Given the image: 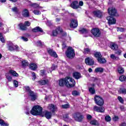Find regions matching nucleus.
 Returning a JSON list of instances; mask_svg holds the SVG:
<instances>
[{
	"label": "nucleus",
	"mask_w": 126,
	"mask_h": 126,
	"mask_svg": "<svg viewBox=\"0 0 126 126\" xmlns=\"http://www.w3.org/2000/svg\"><path fill=\"white\" fill-rule=\"evenodd\" d=\"M120 126H126V123H121L120 125Z\"/></svg>",
	"instance_id": "774afa93"
},
{
	"label": "nucleus",
	"mask_w": 126,
	"mask_h": 126,
	"mask_svg": "<svg viewBox=\"0 0 126 126\" xmlns=\"http://www.w3.org/2000/svg\"><path fill=\"white\" fill-rule=\"evenodd\" d=\"M106 19L108 20L109 25L116 24V19L113 18V17L108 16L106 18Z\"/></svg>",
	"instance_id": "f8f14e48"
},
{
	"label": "nucleus",
	"mask_w": 126,
	"mask_h": 126,
	"mask_svg": "<svg viewBox=\"0 0 126 126\" xmlns=\"http://www.w3.org/2000/svg\"><path fill=\"white\" fill-rule=\"evenodd\" d=\"M79 31L80 33H81L82 34L87 33V30H86L85 29H80Z\"/></svg>",
	"instance_id": "a18cd8bd"
},
{
	"label": "nucleus",
	"mask_w": 126,
	"mask_h": 126,
	"mask_svg": "<svg viewBox=\"0 0 126 126\" xmlns=\"http://www.w3.org/2000/svg\"><path fill=\"white\" fill-rule=\"evenodd\" d=\"M117 31L118 32H124L125 31V29L122 28H118Z\"/></svg>",
	"instance_id": "4d7b16f0"
},
{
	"label": "nucleus",
	"mask_w": 126,
	"mask_h": 126,
	"mask_svg": "<svg viewBox=\"0 0 126 126\" xmlns=\"http://www.w3.org/2000/svg\"><path fill=\"white\" fill-rule=\"evenodd\" d=\"M21 39L23 40V41H24V42H27V41H28V38L25 37V36H22L21 37Z\"/></svg>",
	"instance_id": "052dcab7"
},
{
	"label": "nucleus",
	"mask_w": 126,
	"mask_h": 126,
	"mask_svg": "<svg viewBox=\"0 0 126 126\" xmlns=\"http://www.w3.org/2000/svg\"><path fill=\"white\" fill-rule=\"evenodd\" d=\"M0 125L3 126H8L9 125L7 123H5L3 120L0 119Z\"/></svg>",
	"instance_id": "4c0bfd02"
},
{
	"label": "nucleus",
	"mask_w": 126,
	"mask_h": 126,
	"mask_svg": "<svg viewBox=\"0 0 126 126\" xmlns=\"http://www.w3.org/2000/svg\"><path fill=\"white\" fill-rule=\"evenodd\" d=\"M94 57L97 59H100V58H102V55L100 52H96L94 53Z\"/></svg>",
	"instance_id": "72a5a7b5"
},
{
	"label": "nucleus",
	"mask_w": 126,
	"mask_h": 126,
	"mask_svg": "<svg viewBox=\"0 0 126 126\" xmlns=\"http://www.w3.org/2000/svg\"><path fill=\"white\" fill-rule=\"evenodd\" d=\"M65 86L68 88L74 87L75 81L70 77H66L65 78Z\"/></svg>",
	"instance_id": "f257e3e1"
},
{
	"label": "nucleus",
	"mask_w": 126,
	"mask_h": 126,
	"mask_svg": "<svg viewBox=\"0 0 126 126\" xmlns=\"http://www.w3.org/2000/svg\"><path fill=\"white\" fill-rule=\"evenodd\" d=\"M94 100L95 104L97 106H103L104 105V100L102 97L95 95L94 97Z\"/></svg>",
	"instance_id": "20e7f679"
},
{
	"label": "nucleus",
	"mask_w": 126,
	"mask_h": 126,
	"mask_svg": "<svg viewBox=\"0 0 126 126\" xmlns=\"http://www.w3.org/2000/svg\"><path fill=\"white\" fill-rule=\"evenodd\" d=\"M19 27H20V30L22 31H26L27 30V27H26L23 24H19Z\"/></svg>",
	"instance_id": "393cba45"
},
{
	"label": "nucleus",
	"mask_w": 126,
	"mask_h": 126,
	"mask_svg": "<svg viewBox=\"0 0 126 126\" xmlns=\"http://www.w3.org/2000/svg\"><path fill=\"white\" fill-rule=\"evenodd\" d=\"M94 111H95V112H97L98 113H104L105 112V108L102 106L99 107L97 106H94Z\"/></svg>",
	"instance_id": "1a4fd4ad"
},
{
	"label": "nucleus",
	"mask_w": 126,
	"mask_h": 126,
	"mask_svg": "<svg viewBox=\"0 0 126 126\" xmlns=\"http://www.w3.org/2000/svg\"><path fill=\"white\" fill-rule=\"evenodd\" d=\"M24 25L26 27V26H29L30 25H31V23H30V22L29 21H26L25 22Z\"/></svg>",
	"instance_id": "680f3d73"
},
{
	"label": "nucleus",
	"mask_w": 126,
	"mask_h": 126,
	"mask_svg": "<svg viewBox=\"0 0 126 126\" xmlns=\"http://www.w3.org/2000/svg\"><path fill=\"white\" fill-rule=\"evenodd\" d=\"M38 83L40 85H45V84H48L49 83V81L48 80H40Z\"/></svg>",
	"instance_id": "a878e982"
},
{
	"label": "nucleus",
	"mask_w": 126,
	"mask_h": 126,
	"mask_svg": "<svg viewBox=\"0 0 126 126\" xmlns=\"http://www.w3.org/2000/svg\"><path fill=\"white\" fill-rule=\"evenodd\" d=\"M60 86H64L65 85V78H63L59 80Z\"/></svg>",
	"instance_id": "b1692460"
},
{
	"label": "nucleus",
	"mask_w": 126,
	"mask_h": 126,
	"mask_svg": "<svg viewBox=\"0 0 126 126\" xmlns=\"http://www.w3.org/2000/svg\"><path fill=\"white\" fill-rule=\"evenodd\" d=\"M94 15L95 17H98V18H100V17H102V15H103V13H102L101 12H100V10L97 11H94Z\"/></svg>",
	"instance_id": "a211bd4d"
},
{
	"label": "nucleus",
	"mask_w": 126,
	"mask_h": 126,
	"mask_svg": "<svg viewBox=\"0 0 126 126\" xmlns=\"http://www.w3.org/2000/svg\"><path fill=\"white\" fill-rule=\"evenodd\" d=\"M105 120L106 122H111L112 118L110 116H106L105 118Z\"/></svg>",
	"instance_id": "603ef678"
},
{
	"label": "nucleus",
	"mask_w": 126,
	"mask_h": 126,
	"mask_svg": "<svg viewBox=\"0 0 126 126\" xmlns=\"http://www.w3.org/2000/svg\"><path fill=\"white\" fill-rule=\"evenodd\" d=\"M7 46L8 48V50L9 51H18V49H19V47H18V46L17 45H14L11 41H7Z\"/></svg>",
	"instance_id": "39448f33"
},
{
	"label": "nucleus",
	"mask_w": 126,
	"mask_h": 126,
	"mask_svg": "<svg viewBox=\"0 0 126 126\" xmlns=\"http://www.w3.org/2000/svg\"><path fill=\"white\" fill-rule=\"evenodd\" d=\"M63 119L65 122H68L69 121V118H68V114H65L63 117Z\"/></svg>",
	"instance_id": "ea45409f"
},
{
	"label": "nucleus",
	"mask_w": 126,
	"mask_h": 126,
	"mask_svg": "<svg viewBox=\"0 0 126 126\" xmlns=\"http://www.w3.org/2000/svg\"><path fill=\"white\" fill-rule=\"evenodd\" d=\"M47 52L51 57H53L54 58H58L57 53L55 52V51L53 50V49H48Z\"/></svg>",
	"instance_id": "ddd939ff"
},
{
	"label": "nucleus",
	"mask_w": 126,
	"mask_h": 126,
	"mask_svg": "<svg viewBox=\"0 0 126 126\" xmlns=\"http://www.w3.org/2000/svg\"><path fill=\"white\" fill-rule=\"evenodd\" d=\"M38 68V64L35 63H32V70L35 71Z\"/></svg>",
	"instance_id": "c756f323"
},
{
	"label": "nucleus",
	"mask_w": 126,
	"mask_h": 126,
	"mask_svg": "<svg viewBox=\"0 0 126 126\" xmlns=\"http://www.w3.org/2000/svg\"><path fill=\"white\" fill-rule=\"evenodd\" d=\"M91 32L94 37H99L101 34V32H100L99 29H93L92 30Z\"/></svg>",
	"instance_id": "6e6552de"
},
{
	"label": "nucleus",
	"mask_w": 126,
	"mask_h": 126,
	"mask_svg": "<svg viewBox=\"0 0 126 126\" xmlns=\"http://www.w3.org/2000/svg\"><path fill=\"white\" fill-rule=\"evenodd\" d=\"M13 85L15 87H18V82L16 80H14Z\"/></svg>",
	"instance_id": "6e6d98bb"
},
{
	"label": "nucleus",
	"mask_w": 126,
	"mask_h": 126,
	"mask_svg": "<svg viewBox=\"0 0 126 126\" xmlns=\"http://www.w3.org/2000/svg\"><path fill=\"white\" fill-rule=\"evenodd\" d=\"M72 95H73V96H78V95H79V92L77 91H73Z\"/></svg>",
	"instance_id": "79ce46f5"
},
{
	"label": "nucleus",
	"mask_w": 126,
	"mask_h": 126,
	"mask_svg": "<svg viewBox=\"0 0 126 126\" xmlns=\"http://www.w3.org/2000/svg\"><path fill=\"white\" fill-rule=\"evenodd\" d=\"M118 72L120 74H123L125 72V69L124 68L121 66H119L118 68Z\"/></svg>",
	"instance_id": "cd10ccee"
},
{
	"label": "nucleus",
	"mask_w": 126,
	"mask_h": 126,
	"mask_svg": "<svg viewBox=\"0 0 126 126\" xmlns=\"http://www.w3.org/2000/svg\"><path fill=\"white\" fill-rule=\"evenodd\" d=\"M89 91L91 94H95V89L93 88H90L89 89Z\"/></svg>",
	"instance_id": "37998d69"
},
{
	"label": "nucleus",
	"mask_w": 126,
	"mask_h": 126,
	"mask_svg": "<svg viewBox=\"0 0 126 126\" xmlns=\"http://www.w3.org/2000/svg\"><path fill=\"white\" fill-rule=\"evenodd\" d=\"M32 7L33 8H42V7L40 6V4L37 3H33L32 4Z\"/></svg>",
	"instance_id": "7c9ffc66"
},
{
	"label": "nucleus",
	"mask_w": 126,
	"mask_h": 126,
	"mask_svg": "<svg viewBox=\"0 0 126 126\" xmlns=\"http://www.w3.org/2000/svg\"><path fill=\"white\" fill-rule=\"evenodd\" d=\"M66 56L69 59H72L75 56V53H74V49H73L71 47H69L67 51L65 52Z\"/></svg>",
	"instance_id": "7ed1b4c3"
},
{
	"label": "nucleus",
	"mask_w": 126,
	"mask_h": 126,
	"mask_svg": "<svg viewBox=\"0 0 126 126\" xmlns=\"http://www.w3.org/2000/svg\"><path fill=\"white\" fill-rule=\"evenodd\" d=\"M12 10L15 13H18V8H17V7H14L12 8Z\"/></svg>",
	"instance_id": "de8ad7c7"
},
{
	"label": "nucleus",
	"mask_w": 126,
	"mask_h": 126,
	"mask_svg": "<svg viewBox=\"0 0 126 126\" xmlns=\"http://www.w3.org/2000/svg\"><path fill=\"white\" fill-rule=\"evenodd\" d=\"M0 41H1L2 43H4L5 42V40H4V38H3L2 33H0Z\"/></svg>",
	"instance_id": "8fccbe9b"
},
{
	"label": "nucleus",
	"mask_w": 126,
	"mask_h": 126,
	"mask_svg": "<svg viewBox=\"0 0 126 126\" xmlns=\"http://www.w3.org/2000/svg\"><path fill=\"white\" fill-rule=\"evenodd\" d=\"M87 119L89 120H91V119H92V116H91V115H87Z\"/></svg>",
	"instance_id": "69168bd1"
},
{
	"label": "nucleus",
	"mask_w": 126,
	"mask_h": 126,
	"mask_svg": "<svg viewBox=\"0 0 126 126\" xmlns=\"http://www.w3.org/2000/svg\"><path fill=\"white\" fill-rule=\"evenodd\" d=\"M57 67H58V66L53 64L52 66H51V69L52 70H55V69H56Z\"/></svg>",
	"instance_id": "0e129e2a"
},
{
	"label": "nucleus",
	"mask_w": 126,
	"mask_h": 126,
	"mask_svg": "<svg viewBox=\"0 0 126 126\" xmlns=\"http://www.w3.org/2000/svg\"><path fill=\"white\" fill-rule=\"evenodd\" d=\"M37 45L38 47H42V46H43V42H42L41 41H38L37 42Z\"/></svg>",
	"instance_id": "13d9d810"
},
{
	"label": "nucleus",
	"mask_w": 126,
	"mask_h": 126,
	"mask_svg": "<svg viewBox=\"0 0 126 126\" xmlns=\"http://www.w3.org/2000/svg\"><path fill=\"white\" fill-rule=\"evenodd\" d=\"M33 12L35 15H39V14H41V12L38 10H34Z\"/></svg>",
	"instance_id": "49530a36"
},
{
	"label": "nucleus",
	"mask_w": 126,
	"mask_h": 126,
	"mask_svg": "<svg viewBox=\"0 0 126 126\" xmlns=\"http://www.w3.org/2000/svg\"><path fill=\"white\" fill-rule=\"evenodd\" d=\"M78 25V23H77V20L72 19L70 24V27L71 28H76Z\"/></svg>",
	"instance_id": "2eb2a0df"
},
{
	"label": "nucleus",
	"mask_w": 126,
	"mask_h": 126,
	"mask_svg": "<svg viewBox=\"0 0 126 126\" xmlns=\"http://www.w3.org/2000/svg\"><path fill=\"white\" fill-rule=\"evenodd\" d=\"M73 118L76 122H81L83 120V115L78 112L73 115Z\"/></svg>",
	"instance_id": "423d86ee"
},
{
	"label": "nucleus",
	"mask_w": 126,
	"mask_h": 126,
	"mask_svg": "<svg viewBox=\"0 0 126 126\" xmlns=\"http://www.w3.org/2000/svg\"><path fill=\"white\" fill-rule=\"evenodd\" d=\"M120 93L121 94H126V89H121L119 91Z\"/></svg>",
	"instance_id": "c03bdc74"
},
{
	"label": "nucleus",
	"mask_w": 126,
	"mask_h": 126,
	"mask_svg": "<svg viewBox=\"0 0 126 126\" xmlns=\"http://www.w3.org/2000/svg\"><path fill=\"white\" fill-rule=\"evenodd\" d=\"M126 76L122 75L119 77V80L121 81L122 82L124 81H126Z\"/></svg>",
	"instance_id": "58836bf2"
},
{
	"label": "nucleus",
	"mask_w": 126,
	"mask_h": 126,
	"mask_svg": "<svg viewBox=\"0 0 126 126\" xmlns=\"http://www.w3.org/2000/svg\"><path fill=\"white\" fill-rule=\"evenodd\" d=\"M28 64H29V63L26 60H24L22 62V65L23 67H26V66H28Z\"/></svg>",
	"instance_id": "473e14b6"
},
{
	"label": "nucleus",
	"mask_w": 126,
	"mask_h": 126,
	"mask_svg": "<svg viewBox=\"0 0 126 126\" xmlns=\"http://www.w3.org/2000/svg\"><path fill=\"white\" fill-rule=\"evenodd\" d=\"M110 58L112 59V60H114L116 61H118L120 60V58L119 57L116 56L114 54H111L110 55Z\"/></svg>",
	"instance_id": "f704fd0d"
},
{
	"label": "nucleus",
	"mask_w": 126,
	"mask_h": 126,
	"mask_svg": "<svg viewBox=\"0 0 126 126\" xmlns=\"http://www.w3.org/2000/svg\"><path fill=\"white\" fill-rule=\"evenodd\" d=\"M97 61L99 63H106V59L105 58L100 57V58L97 59Z\"/></svg>",
	"instance_id": "c85d7f7f"
},
{
	"label": "nucleus",
	"mask_w": 126,
	"mask_h": 126,
	"mask_svg": "<svg viewBox=\"0 0 126 126\" xmlns=\"http://www.w3.org/2000/svg\"><path fill=\"white\" fill-rule=\"evenodd\" d=\"M22 15L24 17H29V11L27 9H24L23 10Z\"/></svg>",
	"instance_id": "6ab92c4d"
},
{
	"label": "nucleus",
	"mask_w": 126,
	"mask_h": 126,
	"mask_svg": "<svg viewBox=\"0 0 126 126\" xmlns=\"http://www.w3.org/2000/svg\"><path fill=\"white\" fill-rule=\"evenodd\" d=\"M115 54H116L117 55H118V56H121V55L122 54V50H117L115 52Z\"/></svg>",
	"instance_id": "e2e57ef3"
},
{
	"label": "nucleus",
	"mask_w": 126,
	"mask_h": 126,
	"mask_svg": "<svg viewBox=\"0 0 126 126\" xmlns=\"http://www.w3.org/2000/svg\"><path fill=\"white\" fill-rule=\"evenodd\" d=\"M48 108L49 109V110H51V111L54 113V112H55V111H56V110H57V106H56L55 105H54L53 104H49L48 105Z\"/></svg>",
	"instance_id": "412c9836"
},
{
	"label": "nucleus",
	"mask_w": 126,
	"mask_h": 126,
	"mask_svg": "<svg viewBox=\"0 0 126 126\" xmlns=\"http://www.w3.org/2000/svg\"><path fill=\"white\" fill-rule=\"evenodd\" d=\"M90 123L93 126H100V123H99L98 121L96 120L95 119L91 120Z\"/></svg>",
	"instance_id": "4be33fe9"
},
{
	"label": "nucleus",
	"mask_w": 126,
	"mask_h": 126,
	"mask_svg": "<svg viewBox=\"0 0 126 126\" xmlns=\"http://www.w3.org/2000/svg\"><path fill=\"white\" fill-rule=\"evenodd\" d=\"M118 99L119 102H120L121 103V104H124V99L123 98V97H122V96H119L118 97Z\"/></svg>",
	"instance_id": "09e8293b"
},
{
	"label": "nucleus",
	"mask_w": 126,
	"mask_h": 126,
	"mask_svg": "<svg viewBox=\"0 0 126 126\" xmlns=\"http://www.w3.org/2000/svg\"><path fill=\"white\" fill-rule=\"evenodd\" d=\"M9 74H11L13 76H18V74L16 72V71L13 70H10L9 71Z\"/></svg>",
	"instance_id": "bb28decb"
},
{
	"label": "nucleus",
	"mask_w": 126,
	"mask_h": 126,
	"mask_svg": "<svg viewBox=\"0 0 126 126\" xmlns=\"http://www.w3.org/2000/svg\"><path fill=\"white\" fill-rule=\"evenodd\" d=\"M43 110V108L41 107V106L39 105H36L33 107L32 108V115L33 116H38L40 115H42V110Z\"/></svg>",
	"instance_id": "f03ea898"
},
{
	"label": "nucleus",
	"mask_w": 126,
	"mask_h": 126,
	"mask_svg": "<svg viewBox=\"0 0 126 126\" xmlns=\"http://www.w3.org/2000/svg\"><path fill=\"white\" fill-rule=\"evenodd\" d=\"M95 72H103L104 69L101 67H97L94 70Z\"/></svg>",
	"instance_id": "c9c22d12"
},
{
	"label": "nucleus",
	"mask_w": 126,
	"mask_h": 126,
	"mask_svg": "<svg viewBox=\"0 0 126 126\" xmlns=\"http://www.w3.org/2000/svg\"><path fill=\"white\" fill-rule=\"evenodd\" d=\"M108 13L109 15L112 16H119V14L117 12V10L115 8H108Z\"/></svg>",
	"instance_id": "0eeeda50"
},
{
	"label": "nucleus",
	"mask_w": 126,
	"mask_h": 126,
	"mask_svg": "<svg viewBox=\"0 0 126 126\" xmlns=\"http://www.w3.org/2000/svg\"><path fill=\"white\" fill-rule=\"evenodd\" d=\"M71 7L74 9H76L79 7V4H78V1H74L71 4Z\"/></svg>",
	"instance_id": "f3484780"
},
{
	"label": "nucleus",
	"mask_w": 126,
	"mask_h": 126,
	"mask_svg": "<svg viewBox=\"0 0 126 126\" xmlns=\"http://www.w3.org/2000/svg\"><path fill=\"white\" fill-rule=\"evenodd\" d=\"M90 49L89 48H85L84 50V54H88L90 53Z\"/></svg>",
	"instance_id": "864d4df0"
},
{
	"label": "nucleus",
	"mask_w": 126,
	"mask_h": 126,
	"mask_svg": "<svg viewBox=\"0 0 126 126\" xmlns=\"http://www.w3.org/2000/svg\"><path fill=\"white\" fill-rule=\"evenodd\" d=\"M62 107L63 109H67L69 108V104H64V105H62Z\"/></svg>",
	"instance_id": "5fc2aeb1"
},
{
	"label": "nucleus",
	"mask_w": 126,
	"mask_h": 126,
	"mask_svg": "<svg viewBox=\"0 0 126 126\" xmlns=\"http://www.w3.org/2000/svg\"><path fill=\"white\" fill-rule=\"evenodd\" d=\"M23 89L27 92L28 95L32 98V91H31V90L30 89V88L28 86H26L23 87Z\"/></svg>",
	"instance_id": "4468645a"
},
{
	"label": "nucleus",
	"mask_w": 126,
	"mask_h": 126,
	"mask_svg": "<svg viewBox=\"0 0 126 126\" xmlns=\"http://www.w3.org/2000/svg\"><path fill=\"white\" fill-rule=\"evenodd\" d=\"M73 77L75 79H79L81 78V74L79 72H75L73 73Z\"/></svg>",
	"instance_id": "aec40b11"
},
{
	"label": "nucleus",
	"mask_w": 126,
	"mask_h": 126,
	"mask_svg": "<svg viewBox=\"0 0 126 126\" xmlns=\"http://www.w3.org/2000/svg\"><path fill=\"white\" fill-rule=\"evenodd\" d=\"M85 63L88 65H93L94 64V60L92 58H87L85 59Z\"/></svg>",
	"instance_id": "9b49d317"
},
{
	"label": "nucleus",
	"mask_w": 126,
	"mask_h": 126,
	"mask_svg": "<svg viewBox=\"0 0 126 126\" xmlns=\"http://www.w3.org/2000/svg\"><path fill=\"white\" fill-rule=\"evenodd\" d=\"M38 98V95H37V94H35L32 92V101H35L36 99Z\"/></svg>",
	"instance_id": "e433bc0d"
},
{
	"label": "nucleus",
	"mask_w": 126,
	"mask_h": 126,
	"mask_svg": "<svg viewBox=\"0 0 126 126\" xmlns=\"http://www.w3.org/2000/svg\"><path fill=\"white\" fill-rule=\"evenodd\" d=\"M33 32H43V29L40 28V27H36L35 28L32 29Z\"/></svg>",
	"instance_id": "5701e85b"
},
{
	"label": "nucleus",
	"mask_w": 126,
	"mask_h": 126,
	"mask_svg": "<svg viewBox=\"0 0 126 126\" xmlns=\"http://www.w3.org/2000/svg\"><path fill=\"white\" fill-rule=\"evenodd\" d=\"M119 119V116H114L113 118H112V121H113V122H118Z\"/></svg>",
	"instance_id": "3c124183"
},
{
	"label": "nucleus",
	"mask_w": 126,
	"mask_h": 126,
	"mask_svg": "<svg viewBox=\"0 0 126 126\" xmlns=\"http://www.w3.org/2000/svg\"><path fill=\"white\" fill-rule=\"evenodd\" d=\"M110 48L112 49V50H117V49L118 48V46L116 44V43H111L110 44Z\"/></svg>",
	"instance_id": "2f4dec72"
},
{
	"label": "nucleus",
	"mask_w": 126,
	"mask_h": 126,
	"mask_svg": "<svg viewBox=\"0 0 126 126\" xmlns=\"http://www.w3.org/2000/svg\"><path fill=\"white\" fill-rule=\"evenodd\" d=\"M56 30L58 34H61V35H63V36H65V35H66V32H64L63 29L60 27H57Z\"/></svg>",
	"instance_id": "dca6fc26"
},
{
	"label": "nucleus",
	"mask_w": 126,
	"mask_h": 126,
	"mask_svg": "<svg viewBox=\"0 0 126 126\" xmlns=\"http://www.w3.org/2000/svg\"><path fill=\"white\" fill-rule=\"evenodd\" d=\"M59 34L58 33V32H57V30H54L52 32V35L53 36H57Z\"/></svg>",
	"instance_id": "bf43d9fd"
},
{
	"label": "nucleus",
	"mask_w": 126,
	"mask_h": 126,
	"mask_svg": "<svg viewBox=\"0 0 126 126\" xmlns=\"http://www.w3.org/2000/svg\"><path fill=\"white\" fill-rule=\"evenodd\" d=\"M41 117H45L46 119H51L52 118V113L49 111H44L40 115Z\"/></svg>",
	"instance_id": "9d476101"
},
{
	"label": "nucleus",
	"mask_w": 126,
	"mask_h": 126,
	"mask_svg": "<svg viewBox=\"0 0 126 126\" xmlns=\"http://www.w3.org/2000/svg\"><path fill=\"white\" fill-rule=\"evenodd\" d=\"M6 77L8 81H11L12 80V78L9 75V73L6 74Z\"/></svg>",
	"instance_id": "a19ab883"
},
{
	"label": "nucleus",
	"mask_w": 126,
	"mask_h": 126,
	"mask_svg": "<svg viewBox=\"0 0 126 126\" xmlns=\"http://www.w3.org/2000/svg\"><path fill=\"white\" fill-rule=\"evenodd\" d=\"M29 110H30V107H27V112H26V115H29Z\"/></svg>",
	"instance_id": "338daca9"
}]
</instances>
